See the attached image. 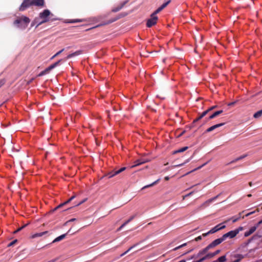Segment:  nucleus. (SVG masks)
Returning a JSON list of instances; mask_svg holds the SVG:
<instances>
[{"instance_id":"f257e3e1","label":"nucleus","mask_w":262,"mask_h":262,"mask_svg":"<svg viewBox=\"0 0 262 262\" xmlns=\"http://www.w3.org/2000/svg\"><path fill=\"white\" fill-rule=\"evenodd\" d=\"M53 16V14L51 13L49 10H44L39 14L38 17L41 19V21L40 23H38V25L36 26V27H37L38 26L42 25V24L48 22L50 20L53 21L56 20V19L55 18H51Z\"/></svg>"},{"instance_id":"f03ea898","label":"nucleus","mask_w":262,"mask_h":262,"mask_svg":"<svg viewBox=\"0 0 262 262\" xmlns=\"http://www.w3.org/2000/svg\"><path fill=\"white\" fill-rule=\"evenodd\" d=\"M30 21L29 17L25 16H21L17 18L14 21V24L21 29H25Z\"/></svg>"},{"instance_id":"7ed1b4c3","label":"nucleus","mask_w":262,"mask_h":262,"mask_svg":"<svg viewBox=\"0 0 262 262\" xmlns=\"http://www.w3.org/2000/svg\"><path fill=\"white\" fill-rule=\"evenodd\" d=\"M158 13H156V11L153 12L150 16V18H148V28L155 25L158 20V16L157 14Z\"/></svg>"},{"instance_id":"20e7f679","label":"nucleus","mask_w":262,"mask_h":262,"mask_svg":"<svg viewBox=\"0 0 262 262\" xmlns=\"http://www.w3.org/2000/svg\"><path fill=\"white\" fill-rule=\"evenodd\" d=\"M32 6L31 0H24L23 2L19 8V10L24 11L30 6Z\"/></svg>"},{"instance_id":"39448f33","label":"nucleus","mask_w":262,"mask_h":262,"mask_svg":"<svg viewBox=\"0 0 262 262\" xmlns=\"http://www.w3.org/2000/svg\"><path fill=\"white\" fill-rule=\"evenodd\" d=\"M217 107V105H214V106H213L211 107H210L209 109H208L207 110L204 111V112H203L201 115L198 117L196 119H195V120H193V124L196 123V122L199 121L200 120H201L203 117H204L205 116H206L207 115V114L213 110V109Z\"/></svg>"},{"instance_id":"423d86ee","label":"nucleus","mask_w":262,"mask_h":262,"mask_svg":"<svg viewBox=\"0 0 262 262\" xmlns=\"http://www.w3.org/2000/svg\"><path fill=\"white\" fill-rule=\"evenodd\" d=\"M236 235H236V232H235V231L234 230H232V231H229V232L224 234L222 236V237L224 239V240L225 241L227 238H233L234 237H235Z\"/></svg>"},{"instance_id":"0eeeda50","label":"nucleus","mask_w":262,"mask_h":262,"mask_svg":"<svg viewBox=\"0 0 262 262\" xmlns=\"http://www.w3.org/2000/svg\"><path fill=\"white\" fill-rule=\"evenodd\" d=\"M62 61L61 59L59 60L57 62H55L54 63L50 65L49 67H48L47 68H46L45 70H43L46 74L48 73L51 70L56 67L59 64L60 62Z\"/></svg>"},{"instance_id":"6e6552de","label":"nucleus","mask_w":262,"mask_h":262,"mask_svg":"<svg viewBox=\"0 0 262 262\" xmlns=\"http://www.w3.org/2000/svg\"><path fill=\"white\" fill-rule=\"evenodd\" d=\"M223 241H224V240L222 236L221 238H217V239L213 241L211 243H210L208 245L209 246V247L211 248H212L217 246L218 245L220 244Z\"/></svg>"},{"instance_id":"1a4fd4ad","label":"nucleus","mask_w":262,"mask_h":262,"mask_svg":"<svg viewBox=\"0 0 262 262\" xmlns=\"http://www.w3.org/2000/svg\"><path fill=\"white\" fill-rule=\"evenodd\" d=\"M32 6L42 7L45 5L44 0H31Z\"/></svg>"},{"instance_id":"9d476101","label":"nucleus","mask_w":262,"mask_h":262,"mask_svg":"<svg viewBox=\"0 0 262 262\" xmlns=\"http://www.w3.org/2000/svg\"><path fill=\"white\" fill-rule=\"evenodd\" d=\"M220 225H221V224H219L217 226H216L214 227H213L212 229H211L209 231V233H211V234H213V233L217 232V231H219L220 230L224 229L226 227L225 225H223L222 227H220Z\"/></svg>"},{"instance_id":"9b49d317","label":"nucleus","mask_w":262,"mask_h":262,"mask_svg":"<svg viewBox=\"0 0 262 262\" xmlns=\"http://www.w3.org/2000/svg\"><path fill=\"white\" fill-rule=\"evenodd\" d=\"M125 169H126L125 167H122V168H120V169H119L118 170H115L114 171H112V172H110V173H108V177L109 178H112L114 176H115L120 173V172H122Z\"/></svg>"},{"instance_id":"f8f14e48","label":"nucleus","mask_w":262,"mask_h":262,"mask_svg":"<svg viewBox=\"0 0 262 262\" xmlns=\"http://www.w3.org/2000/svg\"><path fill=\"white\" fill-rule=\"evenodd\" d=\"M127 3V1H125L123 2V3H122L120 5H119L117 7H116L115 8H114L112 10V11L113 12H116L119 11L120 10H121L124 7V6Z\"/></svg>"},{"instance_id":"ddd939ff","label":"nucleus","mask_w":262,"mask_h":262,"mask_svg":"<svg viewBox=\"0 0 262 262\" xmlns=\"http://www.w3.org/2000/svg\"><path fill=\"white\" fill-rule=\"evenodd\" d=\"M225 124V123H221L217 124H215L214 125H213V126H211L210 127L208 128L206 130V132H211V131L213 130L214 129H216V128H218L219 127L223 126Z\"/></svg>"},{"instance_id":"4468645a","label":"nucleus","mask_w":262,"mask_h":262,"mask_svg":"<svg viewBox=\"0 0 262 262\" xmlns=\"http://www.w3.org/2000/svg\"><path fill=\"white\" fill-rule=\"evenodd\" d=\"M257 227L254 226L252 227L248 231H247L245 233L244 236L245 237H248L251 234H252L253 232H255V231L256 230Z\"/></svg>"},{"instance_id":"2eb2a0df","label":"nucleus","mask_w":262,"mask_h":262,"mask_svg":"<svg viewBox=\"0 0 262 262\" xmlns=\"http://www.w3.org/2000/svg\"><path fill=\"white\" fill-rule=\"evenodd\" d=\"M82 51L81 50H78L73 53L69 54L67 57V59H69V58H72L74 56L79 55L81 54H82Z\"/></svg>"},{"instance_id":"dca6fc26","label":"nucleus","mask_w":262,"mask_h":262,"mask_svg":"<svg viewBox=\"0 0 262 262\" xmlns=\"http://www.w3.org/2000/svg\"><path fill=\"white\" fill-rule=\"evenodd\" d=\"M170 0H168L167 2L162 4L159 8L156 10V13H159L161 10L165 8L170 3Z\"/></svg>"},{"instance_id":"f3484780","label":"nucleus","mask_w":262,"mask_h":262,"mask_svg":"<svg viewBox=\"0 0 262 262\" xmlns=\"http://www.w3.org/2000/svg\"><path fill=\"white\" fill-rule=\"evenodd\" d=\"M220 194L214 196V198H212L211 199H210L208 200H207L206 201H205L202 205V206H207L208 204L211 203L213 201H214V200H215L216 199H217L218 198V196H219Z\"/></svg>"},{"instance_id":"a211bd4d","label":"nucleus","mask_w":262,"mask_h":262,"mask_svg":"<svg viewBox=\"0 0 262 262\" xmlns=\"http://www.w3.org/2000/svg\"><path fill=\"white\" fill-rule=\"evenodd\" d=\"M221 252L220 250H217L213 253H210L206 255L208 258H212Z\"/></svg>"},{"instance_id":"6ab92c4d","label":"nucleus","mask_w":262,"mask_h":262,"mask_svg":"<svg viewBox=\"0 0 262 262\" xmlns=\"http://www.w3.org/2000/svg\"><path fill=\"white\" fill-rule=\"evenodd\" d=\"M75 198V195H73L72 196H71L67 201L65 202L63 204H60L59 205H58L57 207H56L55 208L54 210H56L58 208H60L61 207H62V206H63L65 204H67L68 203H69V202H70L72 200H73L74 198Z\"/></svg>"},{"instance_id":"aec40b11","label":"nucleus","mask_w":262,"mask_h":262,"mask_svg":"<svg viewBox=\"0 0 262 262\" xmlns=\"http://www.w3.org/2000/svg\"><path fill=\"white\" fill-rule=\"evenodd\" d=\"M210 249H211V248L209 247V245H208L205 248H204V249H203L202 250L200 251L198 254V256H200L205 253H206Z\"/></svg>"},{"instance_id":"412c9836","label":"nucleus","mask_w":262,"mask_h":262,"mask_svg":"<svg viewBox=\"0 0 262 262\" xmlns=\"http://www.w3.org/2000/svg\"><path fill=\"white\" fill-rule=\"evenodd\" d=\"M223 110H220V111L214 112L213 114H212L211 116H209V119H212L215 118L217 116L222 114L223 113Z\"/></svg>"},{"instance_id":"4be33fe9","label":"nucleus","mask_w":262,"mask_h":262,"mask_svg":"<svg viewBox=\"0 0 262 262\" xmlns=\"http://www.w3.org/2000/svg\"><path fill=\"white\" fill-rule=\"evenodd\" d=\"M188 148V146L184 147L181 148L178 150L173 151L172 152V154L175 155V154L179 153V152H184V151H186Z\"/></svg>"},{"instance_id":"5701e85b","label":"nucleus","mask_w":262,"mask_h":262,"mask_svg":"<svg viewBox=\"0 0 262 262\" xmlns=\"http://www.w3.org/2000/svg\"><path fill=\"white\" fill-rule=\"evenodd\" d=\"M66 234H63L62 235H60L59 236L55 238L54 240L53 241V243H56L61 241L66 237Z\"/></svg>"},{"instance_id":"b1692460","label":"nucleus","mask_w":262,"mask_h":262,"mask_svg":"<svg viewBox=\"0 0 262 262\" xmlns=\"http://www.w3.org/2000/svg\"><path fill=\"white\" fill-rule=\"evenodd\" d=\"M47 233H48V231H45V232L35 233L32 236V238H36L37 237L42 236V235L46 234Z\"/></svg>"},{"instance_id":"393cba45","label":"nucleus","mask_w":262,"mask_h":262,"mask_svg":"<svg viewBox=\"0 0 262 262\" xmlns=\"http://www.w3.org/2000/svg\"><path fill=\"white\" fill-rule=\"evenodd\" d=\"M207 163H208V162H206V163H205L204 164H203V165H202L201 166H199V167H197V168H195V169H193L192 170H191V171H190L188 172H187V173H186L185 174L183 175V176H186V175H187V174H189V173H191V172H193V171H195V170H198V169H199L201 168H202V167H203L204 166H205V165H206V164H207Z\"/></svg>"},{"instance_id":"a878e982","label":"nucleus","mask_w":262,"mask_h":262,"mask_svg":"<svg viewBox=\"0 0 262 262\" xmlns=\"http://www.w3.org/2000/svg\"><path fill=\"white\" fill-rule=\"evenodd\" d=\"M41 21V19L39 18V17H36L34 20L32 21V24H31V26H33L34 25H35V24H36V26L38 25V23H40Z\"/></svg>"},{"instance_id":"bb28decb","label":"nucleus","mask_w":262,"mask_h":262,"mask_svg":"<svg viewBox=\"0 0 262 262\" xmlns=\"http://www.w3.org/2000/svg\"><path fill=\"white\" fill-rule=\"evenodd\" d=\"M247 156V155H244L241 156L235 159L233 161H232L230 163H232L235 162L238 160H242V159L245 158V157H246Z\"/></svg>"},{"instance_id":"cd10ccee","label":"nucleus","mask_w":262,"mask_h":262,"mask_svg":"<svg viewBox=\"0 0 262 262\" xmlns=\"http://www.w3.org/2000/svg\"><path fill=\"white\" fill-rule=\"evenodd\" d=\"M261 237V235H258V234H255L251 238H250V239H249L248 240V243H250L252 241L254 240V239H258L259 238H260Z\"/></svg>"},{"instance_id":"c85d7f7f","label":"nucleus","mask_w":262,"mask_h":262,"mask_svg":"<svg viewBox=\"0 0 262 262\" xmlns=\"http://www.w3.org/2000/svg\"><path fill=\"white\" fill-rule=\"evenodd\" d=\"M262 115V110L257 112L256 113H255L254 115H253V117L255 118H259Z\"/></svg>"},{"instance_id":"c756f323","label":"nucleus","mask_w":262,"mask_h":262,"mask_svg":"<svg viewBox=\"0 0 262 262\" xmlns=\"http://www.w3.org/2000/svg\"><path fill=\"white\" fill-rule=\"evenodd\" d=\"M226 261V258L225 255L220 257L217 259V262H225Z\"/></svg>"},{"instance_id":"7c9ffc66","label":"nucleus","mask_w":262,"mask_h":262,"mask_svg":"<svg viewBox=\"0 0 262 262\" xmlns=\"http://www.w3.org/2000/svg\"><path fill=\"white\" fill-rule=\"evenodd\" d=\"M146 162V160H138L136 161V164L135 166H137V165H140L141 164H142V163H144Z\"/></svg>"},{"instance_id":"2f4dec72","label":"nucleus","mask_w":262,"mask_h":262,"mask_svg":"<svg viewBox=\"0 0 262 262\" xmlns=\"http://www.w3.org/2000/svg\"><path fill=\"white\" fill-rule=\"evenodd\" d=\"M243 229L244 228L243 227H239L238 228L235 229L234 231L237 235L241 231H242Z\"/></svg>"},{"instance_id":"473e14b6","label":"nucleus","mask_w":262,"mask_h":262,"mask_svg":"<svg viewBox=\"0 0 262 262\" xmlns=\"http://www.w3.org/2000/svg\"><path fill=\"white\" fill-rule=\"evenodd\" d=\"M189 160H190V159H188L186 160V161L184 163H181V164H176V165H174L173 166L174 167H178V166H183L185 163H187L189 162Z\"/></svg>"},{"instance_id":"72a5a7b5","label":"nucleus","mask_w":262,"mask_h":262,"mask_svg":"<svg viewBox=\"0 0 262 262\" xmlns=\"http://www.w3.org/2000/svg\"><path fill=\"white\" fill-rule=\"evenodd\" d=\"M28 225V224H25V225L21 226V227L19 228L17 230H16L15 231H14V233H16L18 232V231H20L23 228H24L25 227H26Z\"/></svg>"},{"instance_id":"f704fd0d","label":"nucleus","mask_w":262,"mask_h":262,"mask_svg":"<svg viewBox=\"0 0 262 262\" xmlns=\"http://www.w3.org/2000/svg\"><path fill=\"white\" fill-rule=\"evenodd\" d=\"M186 245H187L186 243H184L177 247H176L175 248L173 249V250H174V251L177 250L181 248L182 247L185 246Z\"/></svg>"},{"instance_id":"c9c22d12","label":"nucleus","mask_w":262,"mask_h":262,"mask_svg":"<svg viewBox=\"0 0 262 262\" xmlns=\"http://www.w3.org/2000/svg\"><path fill=\"white\" fill-rule=\"evenodd\" d=\"M82 20L81 19H73L69 21L70 23H78V22H82Z\"/></svg>"},{"instance_id":"e433bc0d","label":"nucleus","mask_w":262,"mask_h":262,"mask_svg":"<svg viewBox=\"0 0 262 262\" xmlns=\"http://www.w3.org/2000/svg\"><path fill=\"white\" fill-rule=\"evenodd\" d=\"M193 192H194V191H192L190 192V193L186 194L185 195L183 196V200H184L186 197L190 196L191 195H192L193 193Z\"/></svg>"},{"instance_id":"4c0bfd02","label":"nucleus","mask_w":262,"mask_h":262,"mask_svg":"<svg viewBox=\"0 0 262 262\" xmlns=\"http://www.w3.org/2000/svg\"><path fill=\"white\" fill-rule=\"evenodd\" d=\"M256 211H257V212H259V209H256V210H255V211H252V212H249V213H248L246 214L245 216H249V215H251V214H252L254 213Z\"/></svg>"},{"instance_id":"58836bf2","label":"nucleus","mask_w":262,"mask_h":262,"mask_svg":"<svg viewBox=\"0 0 262 262\" xmlns=\"http://www.w3.org/2000/svg\"><path fill=\"white\" fill-rule=\"evenodd\" d=\"M208 257H207V256H205L204 257L201 258V259H200L199 260H197V261H195V262H202L203 261H204V260L207 259Z\"/></svg>"},{"instance_id":"ea45409f","label":"nucleus","mask_w":262,"mask_h":262,"mask_svg":"<svg viewBox=\"0 0 262 262\" xmlns=\"http://www.w3.org/2000/svg\"><path fill=\"white\" fill-rule=\"evenodd\" d=\"M17 241L16 239L14 240L13 241L11 242V243H10L8 244V246L10 247V246H13V245H14L17 242Z\"/></svg>"},{"instance_id":"a19ab883","label":"nucleus","mask_w":262,"mask_h":262,"mask_svg":"<svg viewBox=\"0 0 262 262\" xmlns=\"http://www.w3.org/2000/svg\"><path fill=\"white\" fill-rule=\"evenodd\" d=\"M134 216H132L128 220L125 222L124 223L125 224V225H126L128 223H129L134 219Z\"/></svg>"},{"instance_id":"79ce46f5","label":"nucleus","mask_w":262,"mask_h":262,"mask_svg":"<svg viewBox=\"0 0 262 262\" xmlns=\"http://www.w3.org/2000/svg\"><path fill=\"white\" fill-rule=\"evenodd\" d=\"M133 248V247H130L127 251H126L125 252H124L123 253H122L121 255V256H124L125 254H126V253H127L132 248Z\"/></svg>"},{"instance_id":"37998d69","label":"nucleus","mask_w":262,"mask_h":262,"mask_svg":"<svg viewBox=\"0 0 262 262\" xmlns=\"http://www.w3.org/2000/svg\"><path fill=\"white\" fill-rule=\"evenodd\" d=\"M237 257H238L239 258L236 259V260H235L233 262H239V260H241V259L243 258V256L241 255H238Z\"/></svg>"},{"instance_id":"c03bdc74","label":"nucleus","mask_w":262,"mask_h":262,"mask_svg":"<svg viewBox=\"0 0 262 262\" xmlns=\"http://www.w3.org/2000/svg\"><path fill=\"white\" fill-rule=\"evenodd\" d=\"M159 181V179H158L157 181H155L154 182H152V183L148 184V187L152 186L154 185H155Z\"/></svg>"},{"instance_id":"a18cd8bd","label":"nucleus","mask_w":262,"mask_h":262,"mask_svg":"<svg viewBox=\"0 0 262 262\" xmlns=\"http://www.w3.org/2000/svg\"><path fill=\"white\" fill-rule=\"evenodd\" d=\"M125 224L124 223L118 229L117 231H120L125 226Z\"/></svg>"},{"instance_id":"49530a36","label":"nucleus","mask_w":262,"mask_h":262,"mask_svg":"<svg viewBox=\"0 0 262 262\" xmlns=\"http://www.w3.org/2000/svg\"><path fill=\"white\" fill-rule=\"evenodd\" d=\"M76 220V219H72L70 220H69L68 221L66 222L64 224L65 225H67L69 222H73L74 221Z\"/></svg>"},{"instance_id":"de8ad7c7","label":"nucleus","mask_w":262,"mask_h":262,"mask_svg":"<svg viewBox=\"0 0 262 262\" xmlns=\"http://www.w3.org/2000/svg\"><path fill=\"white\" fill-rule=\"evenodd\" d=\"M64 51V49H62V50H60L59 51H58V52H57L56 54H55V56H58L59 55V54H60L63 51Z\"/></svg>"},{"instance_id":"09e8293b","label":"nucleus","mask_w":262,"mask_h":262,"mask_svg":"<svg viewBox=\"0 0 262 262\" xmlns=\"http://www.w3.org/2000/svg\"><path fill=\"white\" fill-rule=\"evenodd\" d=\"M117 19V18H116V19H112L111 20H109L108 21H107L106 23H105L104 25H106V24H109L110 23H112L114 21H115V20H116Z\"/></svg>"},{"instance_id":"8fccbe9b","label":"nucleus","mask_w":262,"mask_h":262,"mask_svg":"<svg viewBox=\"0 0 262 262\" xmlns=\"http://www.w3.org/2000/svg\"><path fill=\"white\" fill-rule=\"evenodd\" d=\"M202 236H199L198 237L195 238V241L198 242L202 239Z\"/></svg>"},{"instance_id":"3c124183","label":"nucleus","mask_w":262,"mask_h":262,"mask_svg":"<svg viewBox=\"0 0 262 262\" xmlns=\"http://www.w3.org/2000/svg\"><path fill=\"white\" fill-rule=\"evenodd\" d=\"M262 224V220L259 221L255 226L257 227V228Z\"/></svg>"},{"instance_id":"603ef678","label":"nucleus","mask_w":262,"mask_h":262,"mask_svg":"<svg viewBox=\"0 0 262 262\" xmlns=\"http://www.w3.org/2000/svg\"><path fill=\"white\" fill-rule=\"evenodd\" d=\"M237 101H235L234 102H231V103H229L228 104V106H231V105H234V104H235L236 103Z\"/></svg>"},{"instance_id":"864d4df0","label":"nucleus","mask_w":262,"mask_h":262,"mask_svg":"<svg viewBox=\"0 0 262 262\" xmlns=\"http://www.w3.org/2000/svg\"><path fill=\"white\" fill-rule=\"evenodd\" d=\"M45 74H46L45 73V71H43L41 72L39 74L38 76H43V75H45Z\"/></svg>"},{"instance_id":"5fc2aeb1","label":"nucleus","mask_w":262,"mask_h":262,"mask_svg":"<svg viewBox=\"0 0 262 262\" xmlns=\"http://www.w3.org/2000/svg\"><path fill=\"white\" fill-rule=\"evenodd\" d=\"M4 83H5V81H4V80H1V81H0V88H1L2 85H3L4 84Z\"/></svg>"},{"instance_id":"6e6d98bb","label":"nucleus","mask_w":262,"mask_h":262,"mask_svg":"<svg viewBox=\"0 0 262 262\" xmlns=\"http://www.w3.org/2000/svg\"><path fill=\"white\" fill-rule=\"evenodd\" d=\"M211 234V233H209V231H208V232H207V233H203V234H202V235H203V236H204V237H205V236H207V235H208V234Z\"/></svg>"},{"instance_id":"4d7b16f0","label":"nucleus","mask_w":262,"mask_h":262,"mask_svg":"<svg viewBox=\"0 0 262 262\" xmlns=\"http://www.w3.org/2000/svg\"><path fill=\"white\" fill-rule=\"evenodd\" d=\"M238 220H239V218L234 219L233 220L232 222L235 223V222H237Z\"/></svg>"},{"instance_id":"13d9d810","label":"nucleus","mask_w":262,"mask_h":262,"mask_svg":"<svg viewBox=\"0 0 262 262\" xmlns=\"http://www.w3.org/2000/svg\"><path fill=\"white\" fill-rule=\"evenodd\" d=\"M185 133V130L183 131L179 136L178 137H180V136H182L184 133Z\"/></svg>"},{"instance_id":"bf43d9fd","label":"nucleus","mask_w":262,"mask_h":262,"mask_svg":"<svg viewBox=\"0 0 262 262\" xmlns=\"http://www.w3.org/2000/svg\"><path fill=\"white\" fill-rule=\"evenodd\" d=\"M169 178L168 177H165V180L166 181H168V180H169Z\"/></svg>"},{"instance_id":"052dcab7","label":"nucleus","mask_w":262,"mask_h":262,"mask_svg":"<svg viewBox=\"0 0 262 262\" xmlns=\"http://www.w3.org/2000/svg\"><path fill=\"white\" fill-rule=\"evenodd\" d=\"M192 250H193V249L189 250L188 251H187V252H186V253H185V254H187V253H189V252H191Z\"/></svg>"},{"instance_id":"680f3d73","label":"nucleus","mask_w":262,"mask_h":262,"mask_svg":"<svg viewBox=\"0 0 262 262\" xmlns=\"http://www.w3.org/2000/svg\"><path fill=\"white\" fill-rule=\"evenodd\" d=\"M57 56H55V54L54 55H53L51 58V59L52 60L55 57H56Z\"/></svg>"},{"instance_id":"e2e57ef3","label":"nucleus","mask_w":262,"mask_h":262,"mask_svg":"<svg viewBox=\"0 0 262 262\" xmlns=\"http://www.w3.org/2000/svg\"><path fill=\"white\" fill-rule=\"evenodd\" d=\"M84 201H85V200H83V201H82V202H80L79 203H78L77 205H79L81 204H82V203H83Z\"/></svg>"},{"instance_id":"0e129e2a","label":"nucleus","mask_w":262,"mask_h":262,"mask_svg":"<svg viewBox=\"0 0 262 262\" xmlns=\"http://www.w3.org/2000/svg\"><path fill=\"white\" fill-rule=\"evenodd\" d=\"M242 212H240L239 213V216L237 217V218H239V219L241 217V214H242Z\"/></svg>"},{"instance_id":"69168bd1","label":"nucleus","mask_w":262,"mask_h":262,"mask_svg":"<svg viewBox=\"0 0 262 262\" xmlns=\"http://www.w3.org/2000/svg\"><path fill=\"white\" fill-rule=\"evenodd\" d=\"M249 185L250 186H252V183L251 182H249Z\"/></svg>"},{"instance_id":"338daca9","label":"nucleus","mask_w":262,"mask_h":262,"mask_svg":"<svg viewBox=\"0 0 262 262\" xmlns=\"http://www.w3.org/2000/svg\"><path fill=\"white\" fill-rule=\"evenodd\" d=\"M195 258V256H194V255H193V256H192L190 257V259H193V258Z\"/></svg>"},{"instance_id":"774afa93","label":"nucleus","mask_w":262,"mask_h":262,"mask_svg":"<svg viewBox=\"0 0 262 262\" xmlns=\"http://www.w3.org/2000/svg\"><path fill=\"white\" fill-rule=\"evenodd\" d=\"M247 196L248 197H251V196H252V194H249L247 195Z\"/></svg>"}]
</instances>
